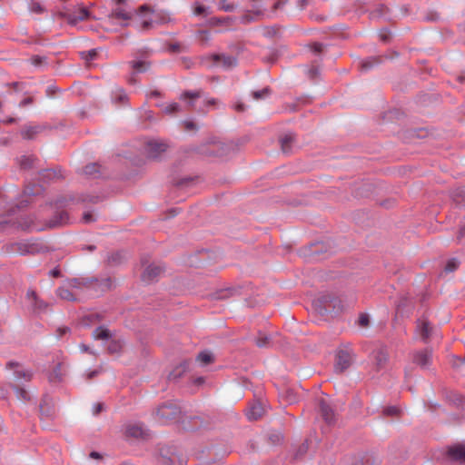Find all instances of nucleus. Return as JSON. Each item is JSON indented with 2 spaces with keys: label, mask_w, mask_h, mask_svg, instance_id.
Listing matches in <instances>:
<instances>
[{
  "label": "nucleus",
  "mask_w": 465,
  "mask_h": 465,
  "mask_svg": "<svg viewBox=\"0 0 465 465\" xmlns=\"http://www.w3.org/2000/svg\"><path fill=\"white\" fill-rule=\"evenodd\" d=\"M354 459L356 465H381V460L378 458L369 454L355 457Z\"/></svg>",
  "instance_id": "obj_32"
},
{
  "label": "nucleus",
  "mask_w": 465,
  "mask_h": 465,
  "mask_svg": "<svg viewBox=\"0 0 465 465\" xmlns=\"http://www.w3.org/2000/svg\"><path fill=\"white\" fill-rule=\"evenodd\" d=\"M57 295L63 299V300H65V301H70V302H74L76 301V298L74 296V294L69 291L68 289H65V288H63V287H60L57 289Z\"/></svg>",
  "instance_id": "obj_43"
},
{
  "label": "nucleus",
  "mask_w": 465,
  "mask_h": 465,
  "mask_svg": "<svg viewBox=\"0 0 465 465\" xmlns=\"http://www.w3.org/2000/svg\"><path fill=\"white\" fill-rule=\"evenodd\" d=\"M442 395L445 401L450 405L461 409L465 408V398L460 393L453 391L443 390Z\"/></svg>",
  "instance_id": "obj_17"
},
{
  "label": "nucleus",
  "mask_w": 465,
  "mask_h": 465,
  "mask_svg": "<svg viewBox=\"0 0 465 465\" xmlns=\"http://www.w3.org/2000/svg\"><path fill=\"white\" fill-rule=\"evenodd\" d=\"M14 374L16 381H20L22 379L29 381L32 379V373L28 371H15Z\"/></svg>",
  "instance_id": "obj_49"
},
{
  "label": "nucleus",
  "mask_w": 465,
  "mask_h": 465,
  "mask_svg": "<svg viewBox=\"0 0 465 465\" xmlns=\"http://www.w3.org/2000/svg\"><path fill=\"white\" fill-rule=\"evenodd\" d=\"M44 188L39 184H27L24 189V195L27 197L26 202L37 201V199L31 198L32 196L37 197L43 193Z\"/></svg>",
  "instance_id": "obj_23"
},
{
  "label": "nucleus",
  "mask_w": 465,
  "mask_h": 465,
  "mask_svg": "<svg viewBox=\"0 0 465 465\" xmlns=\"http://www.w3.org/2000/svg\"><path fill=\"white\" fill-rule=\"evenodd\" d=\"M373 354L375 369L379 371L386 366L389 361V354L384 348L375 351Z\"/></svg>",
  "instance_id": "obj_22"
},
{
  "label": "nucleus",
  "mask_w": 465,
  "mask_h": 465,
  "mask_svg": "<svg viewBox=\"0 0 465 465\" xmlns=\"http://www.w3.org/2000/svg\"><path fill=\"white\" fill-rule=\"evenodd\" d=\"M170 21L169 15L163 10H154L144 5L139 8L137 23L142 29L147 30L156 25H163Z\"/></svg>",
  "instance_id": "obj_3"
},
{
  "label": "nucleus",
  "mask_w": 465,
  "mask_h": 465,
  "mask_svg": "<svg viewBox=\"0 0 465 465\" xmlns=\"http://www.w3.org/2000/svg\"><path fill=\"white\" fill-rule=\"evenodd\" d=\"M126 435L133 438H143L144 430L142 425L132 424L126 427Z\"/></svg>",
  "instance_id": "obj_36"
},
{
  "label": "nucleus",
  "mask_w": 465,
  "mask_h": 465,
  "mask_svg": "<svg viewBox=\"0 0 465 465\" xmlns=\"http://www.w3.org/2000/svg\"><path fill=\"white\" fill-rule=\"evenodd\" d=\"M288 3V0H275L272 13H274L277 10H282L283 6Z\"/></svg>",
  "instance_id": "obj_61"
},
{
  "label": "nucleus",
  "mask_w": 465,
  "mask_h": 465,
  "mask_svg": "<svg viewBox=\"0 0 465 465\" xmlns=\"http://www.w3.org/2000/svg\"><path fill=\"white\" fill-rule=\"evenodd\" d=\"M295 141V136L292 134H284L281 140V148L282 153H290L292 152V144Z\"/></svg>",
  "instance_id": "obj_31"
},
{
  "label": "nucleus",
  "mask_w": 465,
  "mask_h": 465,
  "mask_svg": "<svg viewBox=\"0 0 465 465\" xmlns=\"http://www.w3.org/2000/svg\"><path fill=\"white\" fill-rule=\"evenodd\" d=\"M27 205H14L0 217V230L11 224L23 231H29L34 224L35 216L29 213Z\"/></svg>",
  "instance_id": "obj_1"
},
{
  "label": "nucleus",
  "mask_w": 465,
  "mask_h": 465,
  "mask_svg": "<svg viewBox=\"0 0 465 465\" xmlns=\"http://www.w3.org/2000/svg\"><path fill=\"white\" fill-rule=\"evenodd\" d=\"M282 440V435L281 433H271L269 435V440L272 443V444H278L281 442V440Z\"/></svg>",
  "instance_id": "obj_62"
},
{
  "label": "nucleus",
  "mask_w": 465,
  "mask_h": 465,
  "mask_svg": "<svg viewBox=\"0 0 465 465\" xmlns=\"http://www.w3.org/2000/svg\"><path fill=\"white\" fill-rule=\"evenodd\" d=\"M371 193V185H366L364 188H357L355 191V198L357 200L363 199L367 197Z\"/></svg>",
  "instance_id": "obj_50"
},
{
  "label": "nucleus",
  "mask_w": 465,
  "mask_h": 465,
  "mask_svg": "<svg viewBox=\"0 0 465 465\" xmlns=\"http://www.w3.org/2000/svg\"><path fill=\"white\" fill-rule=\"evenodd\" d=\"M40 131L38 126H29L23 130L22 135L25 139H33Z\"/></svg>",
  "instance_id": "obj_45"
},
{
  "label": "nucleus",
  "mask_w": 465,
  "mask_h": 465,
  "mask_svg": "<svg viewBox=\"0 0 465 465\" xmlns=\"http://www.w3.org/2000/svg\"><path fill=\"white\" fill-rule=\"evenodd\" d=\"M167 148L168 145L163 141L150 140L146 143L144 150L149 158L157 159Z\"/></svg>",
  "instance_id": "obj_12"
},
{
  "label": "nucleus",
  "mask_w": 465,
  "mask_h": 465,
  "mask_svg": "<svg viewBox=\"0 0 465 465\" xmlns=\"http://www.w3.org/2000/svg\"><path fill=\"white\" fill-rule=\"evenodd\" d=\"M448 455L454 460L465 461V445L458 444L450 447Z\"/></svg>",
  "instance_id": "obj_24"
},
{
  "label": "nucleus",
  "mask_w": 465,
  "mask_h": 465,
  "mask_svg": "<svg viewBox=\"0 0 465 465\" xmlns=\"http://www.w3.org/2000/svg\"><path fill=\"white\" fill-rule=\"evenodd\" d=\"M69 215L66 211L59 209L55 212L54 216L46 223L48 228H55L68 223Z\"/></svg>",
  "instance_id": "obj_18"
},
{
  "label": "nucleus",
  "mask_w": 465,
  "mask_h": 465,
  "mask_svg": "<svg viewBox=\"0 0 465 465\" xmlns=\"http://www.w3.org/2000/svg\"><path fill=\"white\" fill-rule=\"evenodd\" d=\"M124 344V342L122 340L113 339L112 337L111 340H109L107 351L111 354L119 353L122 351Z\"/></svg>",
  "instance_id": "obj_37"
},
{
  "label": "nucleus",
  "mask_w": 465,
  "mask_h": 465,
  "mask_svg": "<svg viewBox=\"0 0 465 465\" xmlns=\"http://www.w3.org/2000/svg\"><path fill=\"white\" fill-rule=\"evenodd\" d=\"M10 387L15 391L18 400L23 401H30V395L24 388L12 383H10Z\"/></svg>",
  "instance_id": "obj_39"
},
{
  "label": "nucleus",
  "mask_w": 465,
  "mask_h": 465,
  "mask_svg": "<svg viewBox=\"0 0 465 465\" xmlns=\"http://www.w3.org/2000/svg\"><path fill=\"white\" fill-rule=\"evenodd\" d=\"M193 179H183L182 180L176 187L177 193H181L184 189L190 187L193 183Z\"/></svg>",
  "instance_id": "obj_52"
},
{
  "label": "nucleus",
  "mask_w": 465,
  "mask_h": 465,
  "mask_svg": "<svg viewBox=\"0 0 465 465\" xmlns=\"http://www.w3.org/2000/svg\"><path fill=\"white\" fill-rule=\"evenodd\" d=\"M203 97L202 91H186L181 95L182 100H185L188 102V104L191 107L194 106V103L197 99Z\"/></svg>",
  "instance_id": "obj_33"
},
{
  "label": "nucleus",
  "mask_w": 465,
  "mask_h": 465,
  "mask_svg": "<svg viewBox=\"0 0 465 465\" xmlns=\"http://www.w3.org/2000/svg\"><path fill=\"white\" fill-rule=\"evenodd\" d=\"M318 411L325 423L328 425H332L335 423L336 413L333 408L324 399L319 400Z\"/></svg>",
  "instance_id": "obj_13"
},
{
  "label": "nucleus",
  "mask_w": 465,
  "mask_h": 465,
  "mask_svg": "<svg viewBox=\"0 0 465 465\" xmlns=\"http://www.w3.org/2000/svg\"><path fill=\"white\" fill-rule=\"evenodd\" d=\"M93 282H96L94 277L73 278L69 280V284L74 288H80L82 286L88 288L89 284H91Z\"/></svg>",
  "instance_id": "obj_34"
},
{
  "label": "nucleus",
  "mask_w": 465,
  "mask_h": 465,
  "mask_svg": "<svg viewBox=\"0 0 465 465\" xmlns=\"http://www.w3.org/2000/svg\"><path fill=\"white\" fill-rule=\"evenodd\" d=\"M153 416L162 424L182 421V409L174 401H166L159 404L153 411Z\"/></svg>",
  "instance_id": "obj_4"
},
{
  "label": "nucleus",
  "mask_w": 465,
  "mask_h": 465,
  "mask_svg": "<svg viewBox=\"0 0 465 465\" xmlns=\"http://www.w3.org/2000/svg\"><path fill=\"white\" fill-rule=\"evenodd\" d=\"M432 349L425 348L412 353V361L422 369H427L431 363Z\"/></svg>",
  "instance_id": "obj_15"
},
{
  "label": "nucleus",
  "mask_w": 465,
  "mask_h": 465,
  "mask_svg": "<svg viewBox=\"0 0 465 465\" xmlns=\"http://www.w3.org/2000/svg\"><path fill=\"white\" fill-rule=\"evenodd\" d=\"M457 240L459 242L465 243V224L460 227L457 236Z\"/></svg>",
  "instance_id": "obj_64"
},
{
  "label": "nucleus",
  "mask_w": 465,
  "mask_h": 465,
  "mask_svg": "<svg viewBox=\"0 0 465 465\" xmlns=\"http://www.w3.org/2000/svg\"><path fill=\"white\" fill-rule=\"evenodd\" d=\"M62 363H57L48 376V380L51 383L60 382L62 381Z\"/></svg>",
  "instance_id": "obj_38"
},
{
  "label": "nucleus",
  "mask_w": 465,
  "mask_h": 465,
  "mask_svg": "<svg viewBox=\"0 0 465 465\" xmlns=\"http://www.w3.org/2000/svg\"><path fill=\"white\" fill-rule=\"evenodd\" d=\"M126 260V255L123 251H116L107 255L106 262L109 266H118L124 263Z\"/></svg>",
  "instance_id": "obj_26"
},
{
  "label": "nucleus",
  "mask_w": 465,
  "mask_h": 465,
  "mask_svg": "<svg viewBox=\"0 0 465 465\" xmlns=\"http://www.w3.org/2000/svg\"><path fill=\"white\" fill-rule=\"evenodd\" d=\"M182 423L187 430H197L207 428L211 424V419L203 415L183 416Z\"/></svg>",
  "instance_id": "obj_8"
},
{
  "label": "nucleus",
  "mask_w": 465,
  "mask_h": 465,
  "mask_svg": "<svg viewBox=\"0 0 465 465\" xmlns=\"http://www.w3.org/2000/svg\"><path fill=\"white\" fill-rule=\"evenodd\" d=\"M165 267L162 263L148 264L141 274V280L147 283L157 282L160 276L164 272Z\"/></svg>",
  "instance_id": "obj_10"
},
{
  "label": "nucleus",
  "mask_w": 465,
  "mask_h": 465,
  "mask_svg": "<svg viewBox=\"0 0 465 465\" xmlns=\"http://www.w3.org/2000/svg\"><path fill=\"white\" fill-rule=\"evenodd\" d=\"M396 313L401 316H409L414 309V303L408 292L399 294L395 302Z\"/></svg>",
  "instance_id": "obj_11"
},
{
  "label": "nucleus",
  "mask_w": 465,
  "mask_h": 465,
  "mask_svg": "<svg viewBox=\"0 0 465 465\" xmlns=\"http://www.w3.org/2000/svg\"><path fill=\"white\" fill-rule=\"evenodd\" d=\"M100 216V212L97 208H94L93 206H89L88 209L84 211L82 214V221L84 223H92L98 220Z\"/></svg>",
  "instance_id": "obj_29"
},
{
  "label": "nucleus",
  "mask_w": 465,
  "mask_h": 465,
  "mask_svg": "<svg viewBox=\"0 0 465 465\" xmlns=\"http://www.w3.org/2000/svg\"><path fill=\"white\" fill-rule=\"evenodd\" d=\"M309 449L308 442L305 441L302 444H301L297 450V452L295 454V459H298L299 457L304 455Z\"/></svg>",
  "instance_id": "obj_59"
},
{
  "label": "nucleus",
  "mask_w": 465,
  "mask_h": 465,
  "mask_svg": "<svg viewBox=\"0 0 465 465\" xmlns=\"http://www.w3.org/2000/svg\"><path fill=\"white\" fill-rule=\"evenodd\" d=\"M42 177L48 180L59 179L62 173L60 170L47 169L42 173Z\"/></svg>",
  "instance_id": "obj_46"
},
{
  "label": "nucleus",
  "mask_w": 465,
  "mask_h": 465,
  "mask_svg": "<svg viewBox=\"0 0 465 465\" xmlns=\"http://www.w3.org/2000/svg\"><path fill=\"white\" fill-rule=\"evenodd\" d=\"M39 411L41 416L46 419L52 418L54 415V404L50 396L45 395L42 398L39 405Z\"/></svg>",
  "instance_id": "obj_19"
},
{
  "label": "nucleus",
  "mask_w": 465,
  "mask_h": 465,
  "mask_svg": "<svg viewBox=\"0 0 465 465\" xmlns=\"http://www.w3.org/2000/svg\"><path fill=\"white\" fill-rule=\"evenodd\" d=\"M161 465H186V460L176 447L165 446L160 449Z\"/></svg>",
  "instance_id": "obj_6"
},
{
  "label": "nucleus",
  "mask_w": 465,
  "mask_h": 465,
  "mask_svg": "<svg viewBox=\"0 0 465 465\" xmlns=\"http://www.w3.org/2000/svg\"><path fill=\"white\" fill-rule=\"evenodd\" d=\"M5 249L8 253L20 255H35L48 252V247L41 240L33 238L7 243Z\"/></svg>",
  "instance_id": "obj_2"
},
{
  "label": "nucleus",
  "mask_w": 465,
  "mask_h": 465,
  "mask_svg": "<svg viewBox=\"0 0 465 465\" xmlns=\"http://www.w3.org/2000/svg\"><path fill=\"white\" fill-rule=\"evenodd\" d=\"M31 63L35 66H42L45 64V57L35 55L31 58Z\"/></svg>",
  "instance_id": "obj_58"
},
{
  "label": "nucleus",
  "mask_w": 465,
  "mask_h": 465,
  "mask_svg": "<svg viewBox=\"0 0 465 465\" xmlns=\"http://www.w3.org/2000/svg\"><path fill=\"white\" fill-rule=\"evenodd\" d=\"M252 2V9L251 12L255 15V16L262 17L265 15V12L262 9V0H251Z\"/></svg>",
  "instance_id": "obj_42"
},
{
  "label": "nucleus",
  "mask_w": 465,
  "mask_h": 465,
  "mask_svg": "<svg viewBox=\"0 0 465 465\" xmlns=\"http://www.w3.org/2000/svg\"><path fill=\"white\" fill-rule=\"evenodd\" d=\"M96 282H93L91 284H89L90 289H93L96 292H104L112 288V279L110 277L105 278H97L94 277Z\"/></svg>",
  "instance_id": "obj_20"
},
{
  "label": "nucleus",
  "mask_w": 465,
  "mask_h": 465,
  "mask_svg": "<svg viewBox=\"0 0 465 465\" xmlns=\"http://www.w3.org/2000/svg\"><path fill=\"white\" fill-rule=\"evenodd\" d=\"M255 344L260 348H267L271 345V337L264 333L259 332V336L255 339Z\"/></svg>",
  "instance_id": "obj_41"
},
{
  "label": "nucleus",
  "mask_w": 465,
  "mask_h": 465,
  "mask_svg": "<svg viewBox=\"0 0 465 465\" xmlns=\"http://www.w3.org/2000/svg\"><path fill=\"white\" fill-rule=\"evenodd\" d=\"M26 297L31 302L35 311L41 312L46 307V303L39 300L35 291L28 290L26 292Z\"/></svg>",
  "instance_id": "obj_30"
},
{
  "label": "nucleus",
  "mask_w": 465,
  "mask_h": 465,
  "mask_svg": "<svg viewBox=\"0 0 465 465\" xmlns=\"http://www.w3.org/2000/svg\"><path fill=\"white\" fill-rule=\"evenodd\" d=\"M179 110V104L177 103H173V104H168L165 108H164V112L166 114H173V113H176L178 112Z\"/></svg>",
  "instance_id": "obj_63"
},
{
  "label": "nucleus",
  "mask_w": 465,
  "mask_h": 465,
  "mask_svg": "<svg viewBox=\"0 0 465 465\" xmlns=\"http://www.w3.org/2000/svg\"><path fill=\"white\" fill-rule=\"evenodd\" d=\"M34 161H35L34 158L25 156L21 159L20 164L25 169L30 168L33 166Z\"/></svg>",
  "instance_id": "obj_60"
},
{
  "label": "nucleus",
  "mask_w": 465,
  "mask_h": 465,
  "mask_svg": "<svg viewBox=\"0 0 465 465\" xmlns=\"http://www.w3.org/2000/svg\"><path fill=\"white\" fill-rule=\"evenodd\" d=\"M434 331L433 326L426 319H418L416 322V334L423 343H428Z\"/></svg>",
  "instance_id": "obj_14"
},
{
  "label": "nucleus",
  "mask_w": 465,
  "mask_h": 465,
  "mask_svg": "<svg viewBox=\"0 0 465 465\" xmlns=\"http://www.w3.org/2000/svg\"><path fill=\"white\" fill-rule=\"evenodd\" d=\"M451 199L454 203H465V190L461 188L454 190L451 193Z\"/></svg>",
  "instance_id": "obj_44"
},
{
  "label": "nucleus",
  "mask_w": 465,
  "mask_h": 465,
  "mask_svg": "<svg viewBox=\"0 0 465 465\" xmlns=\"http://www.w3.org/2000/svg\"><path fill=\"white\" fill-rule=\"evenodd\" d=\"M333 244L331 241L317 242L304 248L302 253L306 257L317 258L326 252H332Z\"/></svg>",
  "instance_id": "obj_9"
},
{
  "label": "nucleus",
  "mask_w": 465,
  "mask_h": 465,
  "mask_svg": "<svg viewBox=\"0 0 465 465\" xmlns=\"http://www.w3.org/2000/svg\"><path fill=\"white\" fill-rule=\"evenodd\" d=\"M213 60L216 64L221 65L224 68H230L236 64L235 58H233L232 56H226L223 54H213Z\"/></svg>",
  "instance_id": "obj_28"
},
{
  "label": "nucleus",
  "mask_w": 465,
  "mask_h": 465,
  "mask_svg": "<svg viewBox=\"0 0 465 465\" xmlns=\"http://www.w3.org/2000/svg\"><path fill=\"white\" fill-rule=\"evenodd\" d=\"M180 212H181V209H180V208H177V207L170 208V209H168V210L165 212L164 217H163V220H166V219L173 218V217H175L178 213H180Z\"/></svg>",
  "instance_id": "obj_55"
},
{
  "label": "nucleus",
  "mask_w": 465,
  "mask_h": 465,
  "mask_svg": "<svg viewBox=\"0 0 465 465\" xmlns=\"http://www.w3.org/2000/svg\"><path fill=\"white\" fill-rule=\"evenodd\" d=\"M315 311L321 315L338 314L344 309L341 298L332 294H325L313 302Z\"/></svg>",
  "instance_id": "obj_5"
},
{
  "label": "nucleus",
  "mask_w": 465,
  "mask_h": 465,
  "mask_svg": "<svg viewBox=\"0 0 465 465\" xmlns=\"http://www.w3.org/2000/svg\"><path fill=\"white\" fill-rule=\"evenodd\" d=\"M351 364V355L346 350H339L335 356L334 371L341 373Z\"/></svg>",
  "instance_id": "obj_16"
},
{
  "label": "nucleus",
  "mask_w": 465,
  "mask_h": 465,
  "mask_svg": "<svg viewBox=\"0 0 465 465\" xmlns=\"http://www.w3.org/2000/svg\"><path fill=\"white\" fill-rule=\"evenodd\" d=\"M401 412V410L396 406H389L382 411L383 415L389 417H399Z\"/></svg>",
  "instance_id": "obj_48"
},
{
  "label": "nucleus",
  "mask_w": 465,
  "mask_h": 465,
  "mask_svg": "<svg viewBox=\"0 0 465 465\" xmlns=\"http://www.w3.org/2000/svg\"><path fill=\"white\" fill-rule=\"evenodd\" d=\"M460 262L456 258L450 259L445 266V271L447 272H452L459 267Z\"/></svg>",
  "instance_id": "obj_51"
},
{
  "label": "nucleus",
  "mask_w": 465,
  "mask_h": 465,
  "mask_svg": "<svg viewBox=\"0 0 465 465\" xmlns=\"http://www.w3.org/2000/svg\"><path fill=\"white\" fill-rule=\"evenodd\" d=\"M61 15L69 25H75L78 22L87 20L90 13L84 5H79L73 9H66Z\"/></svg>",
  "instance_id": "obj_7"
},
{
  "label": "nucleus",
  "mask_w": 465,
  "mask_h": 465,
  "mask_svg": "<svg viewBox=\"0 0 465 465\" xmlns=\"http://www.w3.org/2000/svg\"><path fill=\"white\" fill-rule=\"evenodd\" d=\"M108 18L110 20H123V22L120 25L122 26H127L128 21L132 19V14L122 7H116L112 11Z\"/></svg>",
  "instance_id": "obj_21"
},
{
  "label": "nucleus",
  "mask_w": 465,
  "mask_h": 465,
  "mask_svg": "<svg viewBox=\"0 0 465 465\" xmlns=\"http://www.w3.org/2000/svg\"><path fill=\"white\" fill-rule=\"evenodd\" d=\"M264 414V409L261 402H254L247 411V418L250 420H257Z\"/></svg>",
  "instance_id": "obj_25"
},
{
  "label": "nucleus",
  "mask_w": 465,
  "mask_h": 465,
  "mask_svg": "<svg viewBox=\"0 0 465 465\" xmlns=\"http://www.w3.org/2000/svg\"><path fill=\"white\" fill-rule=\"evenodd\" d=\"M380 63V59L377 57H371L367 60H364L361 63V70H369L371 67H373L375 64H378Z\"/></svg>",
  "instance_id": "obj_47"
},
{
  "label": "nucleus",
  "mask_w": 465,
  "mask_h": 465,
  "mask_svg": "<svg viewBox=\"0 0 465 465\" xmlns=\"http://www.w3.org/2000/svg\"><path fill=\"white\" fill-rule=\"evenodd\" d=\"M190 362L188 361H183L178 366H176L168 375L169 381H177L179 380L183 374L188 370Z\"/></svg>",
  "instance_id": "obj_27"
},
{
  "label": "nucleus",
  "mask_w": 465,
  "mask_h": 465,
  "mask_svg": "<svg viewBox=\"0 0 465 465\" xmlns=\"http://www.w3.org/2000/svg\"><path fill=\"white\" fill-rule=\"evenodd\" d=\"M235 292L234 289H226V290H222L220 291L217 294H216V299H226V298H229L230 296H232L233 294V292Z\"/></svg>",
  "instance_id": "obj_56"
},
{
  "label": "nucleus",
  "mask_w": 465,
  "mask_h": 465,
  "mask_svg": "<svg viewBox=\"0 0 465 465\" xmlns=\"http://www.w3.org/2000/svg\"><path fill=\"white\" fill-rule=\"evenodd\" d=\"M196 360L200 361L203 366L212 363L214 360L213 355L210 351H202L198 354Z\"/></svg>",
  "instance_id": "obj_40"
},
{
  "label": "nucleus",
  "mask_w": 465,
  "mask_h": 465,
  "mask_svg": "<svg viewBox=\"0 0 465 465\" xmlns=\"http://www.w3.org/2000/svg\"><path fill=\"white\" fill-rule=\"evenodd\" d=\"M271 94V90L269 88H263L260 91H255L252 93V97L255 100L262 99L264 97H267Z\"/></svg>",
  "instance_id": "obj_54"
},
{
  "label": "nucleus",
  "mask_w": 465,
  "mask_h": 465,
  "mask_svg": "<svg viewBox=\"0 0 465 465\" xmlns=\"http://www.w3.org/2000/svg\"><path fill=\"white\" fill-rule=\"evenodd\" d=\"M206 7L199 3H195L193 5V15H205Z\"/></svg>",
  "instance_id": "obj_57"
},
{
  "label": "nucleus",
  "mask_w": 465,
  "mask_h": 465,
  "mask_svg": "<svg viewBox=\"0 0 465 465\" xmlns=\"http://www.w3.org/2000/svg\"><path fill=\"white\" fill-rule=\"evenodd\" d=\"M260 18H261L260 16H255V15L253 13H252L251 10H250L248 13L244 14L241 17V22L242 24H248V23L256 21V20H258Z\"/></svg>",
  "instance_id": "obj_53"
},
{
  "label": "nucleus",
  "mask_w": 465,
  "mask_h": 465,
  "mask_svg": "<svg viewBox=\"0 0 465 465\" xmlns=\"http://www.w3.org/2000/svg\"><path fill=\"white\" fill-rule=\"evenodd\" d=\"M93 337L95 340L109 341L113 336L111 331L107 328L104 326H99L94 330Z\"/></svg>",
  "instance_id": "obj_35"
}]
</instances>
